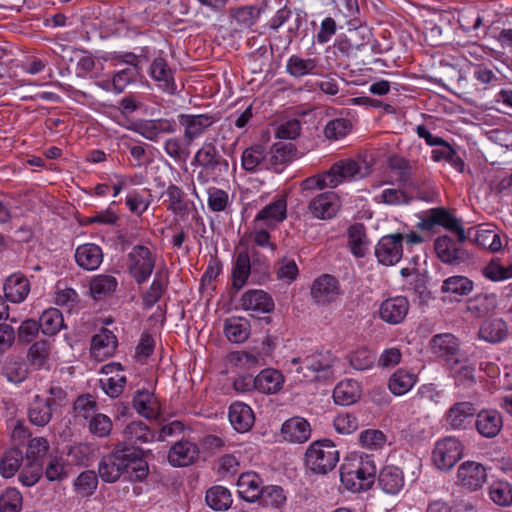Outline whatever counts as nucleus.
<instances>
[{
    "label": "nucleus",
    "instance_id": "f257e3e1",
    "mask_svg": "<svg viewBox=\"0 0 512 512\" xmlns=\"http://www.w3.org/2000/svg\"><path fill=\"white\" fill-rule=\"evenodd\" d=\"M98 473L106 483H114L124 474L130 480L142 481L148 474V464L142 457V450L120 443L103 456L98 465Z\"/></svg>",
    "mask_w": 512,
    "mask_h": 512
},
{
    "label": "nucleus",
    "instance_id": "f03ea898",
    "mask_svg": "<svg viewBox=\"0 0 512 512\" xmlns=\"http://www.w3.org/2000/svg\"><path fill=\"white\" fill-rule=\"evenodd\" d=\"M334 361L329 351H315L304 358H292L290 363L295 366L300 381H320L333 377Z\"/></svg>",
    "mask_w": 512,
    "mask_h": 512
},
{
    "label": "nucleus",
    "instance_id": "7ed1b4c3",
    "mask_svg": "<svg viewBox=\"0 0 512 512\" xmlns=\"http://www.w3.org/2000/svg\"><path fill=\"white\" fill-rule=\"evenodd\" d=\"M376 466L374 461L366 456L359 461H348L340 467V479L343 486L352 492L366 491L375 482Z\"/></svg>",
    "mask_w": 512,
    "mask_h": 512
},
{
    "label": "nucleus",
    "instance_id": "20e7f679",
    "mask_svg": "<svg viewBox=\"0 0 512 512\" xmlns=\"http://www.w3.org/2000/svg\"><path fill=\"white\" fill-rule=\"evenodd\" d=\"M339 461V451L331 440L322 439L310 444L305 452V465L315 474L325 475Z\"/></svg>",
    "mask_w": 512,
    "mask_h": 512
},
{
    "label": "nucleus",
    "instance_id": "39448f33",
    "mask_svg": "<svg viewBox=\"0 0 512 512\" xmlns=\"http://www.w3.org/2000/svg\"><path fill=\"white\" fill-rule=\"evenodd\" d=\"M155 267V256L149 248L136 245L128 254V271L137 284H143L151 276Z\"/></svg>",
    "mask_w": 512,
    "mask_h": 512
},
{
    "label": "nucleus",
    "instance_id": "423d86ee",
    "mask_svg": "<svg viewBox=\"0 0 512 512\" xmlns=\"http://www.w3.org/2000/svg\"><path fill=\"white\" fill-rule=\"evenodd\" d=\"M193 164L204 169L207 174L220 176L229 170V162L219 152L214 142H205L195 153Z\"/></svg>",
    "mask_w": 512,
    "mask_h": 512
},
{
    "label": "nucleus",
    "instance_id": "0eeeda50",
    "mask_svg": "<svg viewBox=\"0 0 512 512\" xmlns=\"http://www.w3.org/2000/svg\"><path fill=\"white\" fill-rule=\"evenodd\" d=\"M219 117L216 114H180L179 125L183 128L185 142L192 144L196 139L205 134Z\"/></svg>",
    "mask_w": 512,
    "mask_h": 512
},
{
    "label": "nucleus",
    "instance_id": "6e6552de",
    "mask_svg": "<svg viewBox=\"0 0 512 512\" xmlns=\"http://www.w3.org/2000/svg\"><path fill=\"white\" fill-rule=\"evenodd\" d=\"M463 446L455 437L439 440L432 452V460L439 470L451 469L462 457Z\"/></svg>",
    "mask_w": 512,
    "mask_h": 512
},
{
    "label": "nucleus",
    "instance_id": "1a4fd4ad",
    "mask_svg": "<svg viewBox=\"0 0 512 512\" xmlns=\"http://www.w3.org/2000/svg\"><path fill=\"white\" fill-rule=\"evenodd\" d=\"M464 242H459L447 235L436 238L434 250L437 257L445 264L459 265L471 259L470 253L462 247Z\"/></svg>",
    "mask_w": 512,
    "mask_h": 512
},
{
    "label": "nucleus",
    "instance_id": "9d476101",
    "mask_svg": "<svg viewBox=\"0 0 512 512\" xmlns=\"http://www.w3.org/2000/svg\"><path fill=\"white\" fill-rule=\"evenodd\" d=\"M404 237L401 233L383 236L375 246V256L384 266L397 264L403 256Z\"/></svg>",
    "mask_w": 512,
    "mask_h": 512
},
{
    "label": "nucleus",
    "instance_id": "9b49d317",
    "mask_svg": "<svg viewBox=\"0 0 512 512\" xmlns=\"http://www.w3.org/2000/svg\"><path fill=\"white\" fill-rule=\"evenodd\" d=\"M487 481L486 468L478 462H463L457 471V484L468 491H477Z\"/></svg>",
    "mask_w": 512,
    "mask_h": 512
},
{
    "label": "nucleus",
    "instance_id": "f8f14e48",
    "mask_svg": "<svg viewBox=\"0 0 512 512\" xmlns=\"http://www.w3.org/2000/svg\"><path fill=\"white\" fill-rule=\"evenodd\" d=\"M409 308L410 304L406 297H391L380 304L378 310L379 318L390 325H397L404 321Z\"/></svg>",
    "mask_w": 512,
    "mask_h": 512
},
{
    "label": "nucleus",
    "instance_id": "ddd939ff",
    "mask_svg": "<svg viewBox=\"0 0 512 512\" xmlns=\"http://www.w3.org/2000/svg\"><path fill=\"white\" fill-rule=\"evenodd\" d=\"M459 346L458 339L450 333L434 335L430 340L432 353L448 365L460 357Z\"/></svg>",
    "mask_w": 512,
    "mask_h": 512
},
{
    "label": "nucleus",
    "instance_id": "4468645a",
    "mask_svg": "<svg viewBox=\"0 0 512 512\" xmlns=\"http://www.w3.org/2000/svg\"><path fill=\"white\" fill-rule=\"evenodd\" d=\"M338 295L339 283L335 277L323 274L314 280L311 287V296L318 304L331 303Z\"/></svg>",
    "mask_w": 512,
    "mask_h": 512
},
{
    "label": "nucleus",
    "instance_id": "2eb2a0df",
    "mask_svg": "<svg viewBox=\"0 0 512 512\" xmlns=\"http://www.w3.org/2000/svg\"><path fill=\"white\" fill-rule=\"evenodd\" d=\"M199 456L198 446L188 440H180L170 448L168 461L174 467H185L193 464Z\"/></svg>",
    "mask_w": 512,
    "mask_h": 512
},
{
    "label": "nucleus",
    "instance_id": "dca6fc26",
    "mask_svg": "<svg viewBox=\"0 0 512 512\" xmlns=\"http://www.w3.org/2000/svg\"><path fill=\"white\" fill-rule=\"evenodd\" d=\"M308 208L319 219H331L340 208L339 197L332 191L321 193L310 201Z\"/></svg>",
    "mask_w": 512,
    "mask_h": 512
},
{
    "label": "nucleus",
    "instance_id": "f3484780",
    "mask_svg": "<svg viewBox=\"0 0 512 512\" xmlns=\"http://www.w3.org/2000/svg\"><path fill=\"white\" fill-rule=\"evenodd\" d=\"M164 203L167 204V210L181 218L186 217L192 207L193 202L186 199L185 192L175 184H170L162 193Z\"/></svg>",
    "mask_w": 512,
    "mask_h": 512
},
{
    "label": "nucleus",
    "instance_id": "a211bd4d",
    "mask_svg": "<svg viewBox=\"0 0 512 512\" xmlns=\"http://www.w3.org/2000/svg\"><path fill=\"white\" fill-rule=\"evenodd\" d=\"M151 78L158 83V87L168 93L174 94L177 86L174 80L173 71L163 57L155 58L149 69Z\"/></svg>",
    "mask_w": 512,
    "mask_h": 512
},
{
    "label": "nucleus",
    "instance_id": "6ab92c4d",
    "mask_svg": "<svg viewBox=\"0 0 512 512\" xmlns=\"http://www.w3.org/2000/svg\"><path fill=\"white\" fill-rule=\"evenodd\" d=\"M241 307L246 311L254 313H270L274 309L272 297L260 289L246 291L241 297Z\"/></svg>",
    "mask_w": 512,
    "mask_h": 512
},
{
    "label": "nucleus",
    "instance_id": "aec40b11",
    "mask_svg": "<svg viewBox=\"0 0 512 512\" xmlns=\"http://www.w3.org/2000/svg\"><path fill=\"white\" fill-rule=\"evenodd\" d=\"M296 152V147L292 143L278 142L273 144L267 152L268 170L281 172L282 168L294 159Z\"/></svg>",
    "mask_w": 512,
    "mask_h": 512
},
{
    "label": "nucleus",
    "instance_id": "412c9836",
    "mask_svg": "<svg viewBox=\"0 0 512 512\" xmlns=\"http://www.w3.org/2000/svg\"><path fill=\"white\" fill-rule=\"evenodd\" d=\"M475 427L483 437L493 438L503 427L502 415L495 409L482 410L477 414Z\"/></svg>",
    "mask_w": 512,
    "mask_h": 512
},
{
    "label": "nucleus",
    "instance_id": "4be33fe9",
    "mask_svg": "<svg viewBox=\"0 0 512 512\" xmlns=\"http://www.w3.org/2000/svg\"><path fill=\"white\" fill-rule=\"evenodd\" d=\"M292 18V11L287 6H284L278 9L275 15L269 20L268 27L271 30L278 31L281 27L287 25V33L285 36L286 45H290L294 38L297 37L299 28L301 26L300 17H296L292 23H290V19Z\"/></svg>",
    "mask_w": 512,
    "mask_h": 512
},
{
    "label": "nucleus",
    "instance_id": "5701e85b",
    "mask_svg": "<svg viewBox=\"0 0 512 512\" xmlns=\"http://www.w3.org/2000/svg\"><path fill=\"white\" fill-rule=\"evenodd\" d=\"M238 493L247 502H255L264 488L262 478L256 472L242 473L237 481Z\"/></svg>",
    "mask_w": 512,
    "mask_h": 512
},
{
    "label": "nucleus",
    "instance_id": "b1692460",
    "mask_svg": "<svg viewBox=\"0 0 512 512\" xmlns=\"http://www.w3.org/2000/svg\"><path fill=\"white\" fill-rule=\"evenodd\" d=\"M75 260L84 270H96L103 261L102 249L93 243L82 244L76 248Z\"/></svg>",
    "mask_w": 512,
    "mask_h": 512
},
{
    "label": "nucleus",
    "instance_id": "393cba45",
    "mask_svg": "<svg viewBox=\"0 0 512 512\" xmlns=\"http://www.w3.org/2000/svg\"><path fill=\"white\" fill-rule=\"evenodd\" d=\"M475 413L476 408L471 402H457L449 408L445 419L452 429H465Z\"/></svg>",
    "mask_w": 512,
    "mask_h": 512
},
{
    "label": "nucleus",
    "instance_id": "a878e982",
    "mask_svg": "<svg viewBox=\"0 0 512 512\" xmlns=\"http://www.w3.org/2000/svg\"><path fill=\"white\" fill-rule=\"evenodd\" d=\"M5 299L12 303L24 301L30 291L29 280L20 273L10 275L3 286Z\"/></svg>",
    "mask_w": 512,
    "mask_h": 512
},
{
    "label": "nucleus",
    "instance_id": "bb28decb",
    "mask_svg": "<svg viewBox=\"0 0 512 512\" xmlns=\"http://www.w3.org/2000/svg\"><path fill=\"white\" fill-rule=\"evenodd\" d=\"M281 433L289 442L303 443L310 438L311 428L306 419L293 417L283 423Z\"/></svg>",
    "mask_w": 512,
    "mask_h": 512
},
{
    "label": "nucleus",
    "instance_id": "cd10ccee",
    "mask_svg": "<svg viewBox=\"0 0 512 512\" xmlns=\"http://www.w3.org/2000/svg\"><path fill=\"white\" fill-rule=\"evenodd\" d=\"M254 413L250 406L242 402H235L229 408V421L238 432H247L254 423Z\"/></svg>",
    "mask_w": 512,
    "mask_h": 512
},
{
    "label": "nucleus",
    "instance_id": "c85d7f7f",
    "mask_svg": "<svg viewBox=\"0 0 512 512\" xmlns=\"http://www.w3.org/2000/svg\"><path fill=\"white\" fill-rule=\"evenodd\" d=\"M266 160V148L261 144H255L243 151L241 157L242 168L247 172L268 170Z\"/></svg>",
    "mask_w": 512,
    "mask_h": 512
},
{
    "label": "nucleus",
    "instance_id": "c756f323",
    "mask_svg": "<svg viewBox=\"0 0 512 512\" xmlns=\"http://www.w3.org/2000/svg\"><path fill=\"white\" fill-rule=\"evenodd\" d=\"M286 217V202L277 200L264 207L255 217V226L274 227Z\"/></svg>",
    "mask_w": 512,
    "mask_h": 512
},
{
    "label": "nucleus",
    "instance_id": "7c9ffc66",
    "mask_svg": "<svg viewBox=\"0 0 512 512\" xmlns=\"http://www.w3.org/2000/svg\"><path fill=\"white\" fill-rule=\"evenodd\" d=\"M508 335V325L501 318L485 320L478 331V337L486 342L495 344L503 341Z\"/></svg>",
    "mask_w": 512,
    "mask_h": 512
},
{
    "label": "nucleus",
    "instance_id": "2f4dec72",
    "mask_svg": "<svg viewBox=\"0 0 512 512\" xmlns=\"http://www.w3.org/2000/svg\"><path fill=\"white\" fill-rule=\"evenodd\" d=\"M360 384L353 379L339 382L333 390V399L336 404L348 406L357 402L361 397Z\"/></svg>",
    "mask_w": 512,
    "mask_h": 512
},
{
    "label": "nucleus",
    "instance_id": "473e14b6",
    "mask_svg": "<svg viewBox=\"0 0 512 512\" xmlns=\"http://www.w3.org/2000/svg\"><path fill=\"white\" fill-rule=\"evenodd\" d=\"M378 484L388 494H397L404 485L403 472L394 465H386L378 476Z\"/></svg>",
    "mask_w": 512,
    "mask_h": 512
},
{
    "label": "nucleus",
    "instance_id": "72a5a7b5",
    "mask_svg": "<svg viewBox=\"0 0 512 512\" xmlns=\"http://www.w3.org/2000/svg\"><path fill=\"white\" fill-rule=\"evenodd\" d=\"M283 384L284 376L276 369H264L256 376V390L264 394L277 393Z\"/></svg>",
    "mask_w": 512,
    "mask_h": 512
},
{
    "label": "nucleus",
    "instance_id": "f704fd0d",
    "mask_svg": "<svg viewBox=\"0 0 512 512\" xmlns=\"http://www.w3.org/2000/svg\"><path fill=\"white\" fill-rule=\"evenodd\" d=\"M53 412L56 411L48 404L45 398L36 395L29 405L28 418L33 425L44 427L50 422Z\"/></svg>",
    "mask_w": 512,
    "mask_h": 512
},
{
    "label": "nucleus",
    "instance_id": "c9c22d12",
    "mask_svg": "<svg viewBox=\"0 0 512 512\" xmlns=\"http://www.w3.org/2000/svg\"><path fill=\"white\" fill-rule=\"evenodd\" d=\"M26 362L19 356L9 355L2 365V375L11 383H22L28 376Z\"/></svg>",
    "mask_w": 512,
    "mask_h": 512
},
{
    "label": "nucleus",
    "instance_id": "e433bc0d",
    "mask_svg": "<svg viewBox=\"0 0 512 512\" xmlns=\"http://www.w3.org/2000/svg\"><path fill=\"white\" fill-rule=\"evenodd\" d=\"M126 442L132 445H140L154 440L155 434L143 421H132L123 430Z\"/></svg>",
    "mask_w": 512,
    "mask_h": 512
},
{
    "label": "nucleus",
    "instance_id": "4c0bfd02",
    "mask_svg": "<svg viewBox=\"0 0 512 512\" xmlns=\"http://www.w3.org/2000/svg\"><path fill=\"white\" fill-rule=\"evenodd\" d=\"M252 265L247 252H240L232 269V289L238 292L242 289L251 274Z\"/></svg>",
    "mask_w": 512,
    "mask_h": 512
},
{
    "label": "nucleus",
    "instance_id": "58836bf2",
    "mask_svg": "<svg viewBox=\"0 0 512 512\" xmlns=\"http://www.w3.org/2000/svg\"><path fill=\"white\" fill-rule=\"evenodd\" d=\"M347 233L352 254L358 258L364 257L369 243L365 226L362 223H355L348 228Z\"/></svg>",
    "mask_w": 512,
    "mask_h": 512
},
{
    "label": "nucleus",
    "instance_id": "ea45409f",
    "mask_svg": "<svg viewBox=\"0 0 512 512\" xmlns=\"http://www.w3.org/2000/svg\"><path fill=\"white\" fill-rule=\"evenodd\" d=\"M497 305L496 294H480L468 301L467 309L474 317L481 318L494 312Z\"/></svg>",
    "mask_w": 512,
    "mask_h": 512
},
{
    "label": "nucleus",
    "instance_id": "a19ab883",
    "mask_svg": "<svg viewBox=\"0 0 512 512\" xmlns=\"http://www.w3.org/2000/svg\"><path fill=\"white\" fill-rule=\"evenodd\" d=\"M224 333L230 342L242 343L250 335V324L246 319L240 317L226 319Z\"/></svg>",
    "mask_w": 512,
    "mask_h": 512
},
{
    "label": "nucleus",
    "instance_id": "79ce46f5",
    "mask_svg": "<svg viewBox=\"0 0 512 512\" xmlns=\"http://www.w3.org/2000/svg\"><path fill=\"white\" fill-rule=\"evenodd\" d=\"M416 381V374L401 368L391 375L388 387L394 395L400 396L407 393L415 385Z\"/></svg>",
    "mask_w": 512,
    "mask_h": 512
},
{
    "label": "nucleus",
    "instance_id": "37998d69",
    "mask_svg": "<svg viewBox=\"0 0 512 512\" xmlns=\"http://www.w3.org/2000/svg\"><path fill=\"white\" fill-rule=\"evenodd\" d=\"M205 500L207 505L216 511H225L232 504L230 491L220 485L213 486L206 491Z\"/></svg>",
    "mask_w": 512,
    "mask_h": 512
},
{
    "label": "nucleus",
    "instance_id": "c03bdc74",
    "mask_svg": "<svg viewBox=\"0 0 512 512\" xmlns=\"http://www.w3.org/2000/svg\"><path fill=\"white\" fill-rule=\"evenodd\" d=\"M39 327L43 334L53 336L65 327L63 315L57 308L45 310L39 318Z\"/></svg>",
    "mask_w": 512,
    "mask_h": 512
},
{
    "label": "nucleus",
    "instance_id": "a18cd8bd",
    "mask_svg": "<svg viewBox=\"0 0 512 512\" xmlns=\"http://www.w3.org/2000/svg\"><path fill=\"white\" fill-rule=\"evenodd\" d=\"M431 153V157L434 161L439 162L444 160L454 167L459 173L464 172V160L447 141H444V144H441L438 148L433 149Z\"/></svg>",
    "mask_w": 512,
    "mask_h": 512
},
{
    "label": "nucleus",
    "instance_id": "49530a36",
    "mask_svg": "<svg viewBox=\"0 0 512 512\" xmlns=\"http://www.w3.org/2000/svg\"><path fill=\"white\" fill-rule=\"evenodd\" d=\"M450 372L456 385L470 387L475 383L473 365L461 362L460 357L449 364Z\"/></svg>",
    "mask_w": 512,
    "mask_h": 512
},
{
    "label": "nucleus",
    "instance_id": "de8ad7c7",
    "mask_svg": "<svg viewBox=\"0 0 512 512\" xmlns=\"http://www.w3.org/2000/svg\"><path fill=\"white\" fill-rule=\"evenodd\" d=\"M116 346V336L105 328H103L98 334L94 335L91 341V350L95 355H109L114 351Z\"/></svg>",
    "mask_w": 512,
    "mask_h": 512
},
{
    "label": "nucleus",
    "instance_id": "09e8293b",
    "mask_svg": "<svg viewBox=\"0 0 512 512\" xmlns=\"http://www.w3.org/2000/svg\"><path fill=\"white\" fill-rule=\"evenodd\" d=\"M473 287L474 284L472 280L465 276L455 275L443 281L441 292L466 296L472 292Z\"/></svg>",
    "mask_w": 512,
    "mask_h": 512
},
{
    "label": "nucleus",
    "instance_id": "8fccbe9b",
    "mask_svg": "<svg viewBox=\"0 0 512 512\" xmlns=\"http://www.w3.org/2000/svg\"><path fill=\"white\" fill-rule=\"evenodd\" d=\"M262 9L255 5L241 6L230 10V16L240 26L250 28L258 20Z\"/></svg>",
    "mask_w": 512,
    "mask_h": 512
},
{
    "label": "nucleus",
    "instance_id": "3c124183",
    "mask_svg": "<svg viewBox=\"0 0 512 512\" xmlns=\"http://www.w3.org/2000/svg\"><path fill=\"white\" fill-rule=\"evenodd\" d=\"M388 167L397 182L407 184L410 181L412 176V165L405 158L397 155L389 157Z\"/></svg>",
    "mask_w": 512,
    "mask_h": 512
},
{
    "label": "nucleus",
    "instance_id": "603ef678",
    "mask_svg": "<svg viewBox=\"0 0 512 512\" xmlns=\"http://www.w3.org/2000/svg\"><path fill=\"white\" fill-rule=\"evenodd\" d=\"M117 280L111 275L95 276L90 283V291L95 299H101L115 291Z\"/></svg>",
    "mask_w": 512,
    "mask_h": 512
},
{
    "label": "nucleus",
    "instance_id": "864d4df0",
    "mask_svg": "<svg viewBox=\"0 0 512 512\" xmlns=\"http://www.w3.org/2000/svg\"><path fill=\"white\" fill-rule=\"evenodd\" d=\"M190 145L185 142L184 137H171L164 142V151L175 161L185 162L190 155Z\"/></svg>",
    "mask_w": 512,
    "mask_h": 512
},
{
    "label": "nucleus",
    "instance_id": "5fc2aeb1",
    "mask_svg": "<svg viewBox=\"0 0 512 512\" xmlns=\"http://www.w3.org/2000/svg\"><path fill=\"white\" fill-rule=\"evenodd\" d=\"M438 226H442L448 231L455 233L459 242H465L468 239L461 220L453 216L446 208L439 207Z\"/></svg>",
    "mask_w": 512,
    "mask_h": 512
},
{
    "label": "nucleus",
    "instance_id": "6e6d98bb",
    "mask_svg": "<svg viewBox=\"0 0 512 512\" xmlns=\"http://www.w3.org/2000/svg\"><path fill=\"white\" fill-rule=\"evenodd\" d=\"M317 66L315 59H303L297 55H292L286 65L287 72L293 77H302L313 72Z\"/></svg>",
    "mask_w": 512,
    "mask_h": 512
},
{
    "label": "nucleus",
    "instance_id": "4d7b16f0",
    "mask_svg": "<svg viewBox=\"0 0 512 512\" xmlns=\"http://www.w3.org/2000/svg\"><path fill=\"white\" fill-rule=\"evenodd\" d=\"M23 454L19 449H10L2 457L0 462V473L5 478L15 475L21 466Z\"/></svg>",
    "mask_w": 512,
    "mask_h": 512
},
{
    "label": "nucleus",
    "instance_id": "13d9d810",
    "mask_svg": "<svg viewBox=\"0 0 512 512\" xmlns=\"http://www.w3.org/2000/svg\"><path fill=\"white\" fill-rule=\"evenodd\" d=\"M491 500L499 506H510L512 504V486L506 481H495L489 488Z\"/></svg>",
    "mask_w": 512,
    "mask_h": 512
},
{
    "label": "nucleus",
    "instance_id": "bf43d9fd",
    "mask_svg": "<svg viewBox=\"0 0 512 512\" xmlns=\"http://www.w3.org/2000/svg\"><path fill=\"white\" fill-rule=\"evenodd\" d=\"M166 287V276L162 275L160 272H157L152 284L143 296L144 306L151 308L154 304H156L165 292Z\"/></svg>",
    "mask_w": 512,
    "mask_h": 512
},
{
    "label": "nucleus",
    "instance_id": "052dcab7",
    "mask_svg": "<svg viewBox=\"0 0 512 512\" xmlns=\"http://www.w3.org/2000/svg\"><path fill=\"white\" fill-rule=\"evenodd\" d=\"M475 243L490 252H498L502 249L501 236L493 229H479L476 233Z\"/></svg>",
    "mask_w": 512,
    "mask_h": 512
},
{
    "label": "nucleus",
    "instance_id": "680f3d73",
    "mask_svg": "<svg viewBox=\"0 0 512 512\" xmlns=\"http://www.w3.org/2000/svg\"><path fill=\"white\" fill-rule=\"evenodd\" d=\"M369 167H365V172L361 171V166L353 159H343L333 164V171L339 173L342 182L346 179L354 178L357 175L364 177L369 173Z\"/></svg>",
    "mask_w": 512,
    "mask_h": 512
},
{
    "label": "nucleus",
    "instance_id": "e2e57ef3",
    "mask_svg": "<svg viewBox=\"0 0 512 512\" xmlns=\"http://www.w3.org/2000/svg\"><path fill=\"white\" fill-rule=\"evenodd\" d=\"M358 29H349L346 34L340 36L334 43V48L344 57H349L353 50H357L363 43L357 42Z\"/></svg>",
    "mask_w": 512,
    "mask_h": 512
},
{
    "label": "nucleus",
    "instance_id": "0e129e2a",
    "mask_svg": "<svg viewBox=\"0 0 512 512\" xmlns=\"http://www.w3.org/2000/svg\"><path fill=\"white\" fill-rule=\"evenodd\" d=\"M98 485V479L93 471L87 470L75 479L74 487L82 497L90 496L94 493Z\"/></svg>",
    "mask_w": 512,
    "mask_h": 512
},
{
    "label": "nucleus",
    "instance_id": "69168bd1",
    "mask_svg": "<svg viewBox=\"0 0 512 512\" xmlns=\"http://www.w3.org/2000/svg\"><path fill=\"white\" fill-rule=\"evenodd\" d=\"M24 468L20 472L19 480L25 486H32L43 474V461L26 460Z\"/></svg>",
    "mask_w": 512,
    "mask_h": 512
},
{
    "label": "nucleus",
    "instance_id": "338daca9",
    "mask_svg": "<svg viewBox=\"0 0 512 512\" xmlns=\"http://www.w3.org/2000/svg\"><path fill=\"white\" fill-rule=\"evenodd\" d=\"M49 356V344L47 341L41 340L33 343L28 350L27 358L32 366L42 368Z\"/></svg>",
    "mask_w": 512,
    "mask_h": 512
},
{
    "label": "nucleus",
    "instance_id": "774afa93",
    "mask_svg": "<svg viewBox=\"0 0 512 512\" xmlns=\"http://www.w3.org/2000/svg\"><path fill=\"white\" fill-rule=\"evenodd\" d=\"M258 500L263 506L279 508L286 501V497L280 486L270 485L264 486Z\"/></svg>",
    "mask_w": 512,
    "mask_h": 512
}]
</instances>
